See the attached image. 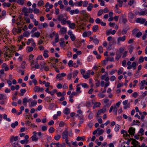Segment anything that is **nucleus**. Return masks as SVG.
Listing matches in <instances>:
<instances>
[{
  "label": "nucleus",
  "instance_id": "obj_1",
  "mask_svg": "<svg viewBox=\"0 0 147 147\" xmlns=\"http://www.w3.org/2000/svg\"><path fill=\"white\" fill-rule=\"evenodd\" d=\"M107 40L109 42V45L110 47L116 44L115 39L111 36H109L107 38Z\"/></svg>",
  "mask_w": 147,
  "mask_h": 147
},
{
  "label": "nucleus",
  "instance_id": "obj_2",
  "mask_svg": "<svg viewBox=\"0 0 147 147\" xmlns=\"http://www.w3.org/2000/svg\"><path fill=\"white\" fill-rule=\"evenodd\" d=\"M6 51L4 53V57L5 58L7 57L10 58L11 57L12 55H13V53L7 47L6 48Z\"/></svg>",
  "mask_w": 147,
  "mask_h": 147
},
{
  "label": "nucleus",
  "instance_id": "obj_3",
  "mask_svg": "<svg viewBox=\"0 0 147 147\" xmlns=\"http://www.w3.org/2000/svg\"><path fill=\"white\" fill-rule=\"evenodd\" d=\"M126 39V36H123L122 37H118L117 39V44L119 45H121L120 42L121 41L124 42Z\"/></svg>",
  "mask_w": 147,
  "mask_h": 147
},
{
  "label": "nucleus",
  "instance_id": "obj_4",
  "mask_svg": "<svg viewBox=\"0 0 147 147\" xmlns=\"http://www.w3.org/2000/svg\"><path fill=\"white\" fill-rule=\"evenodd\" d=\"M131 144L134 145L132 146L131 147H140L139 145V143L135 139H133V141L131 142Z\"/></svg>",
  "mask_w": 147,
  "mask_h": 147
},
{
  "label": "nucleus",
  "instance_id": "obj_5",
  "mask_svg": "<svg viewBox=\"0 0 147 147\" xmlns=\"http://www.w3.org/2000/svg\"><path fill=\"white\" fill-rule=\"evenodd\" d=\"M68 34L70 36V38L72 41H74L76 39V38L74 34H73L71 30H69L68 32Z\"/></svg>",
  "mask_w": 147,
  "mask_h": 147
},
{
  "label": "nucleus",
  "instance_id": "obj_6",
  "mask_svg": "<svg viewBox=\"0 0 147 147\" xmlns=\"http://www.w3.org/2000/svg\"><path fill=\"white\" fill-rule=\"evenodd\" d=\"M69 133L67 131L65 130L62 134V137L63 139L65 138H68Z\"/></svg>",
  "mask_w": 147,
  "mask_h": 147
},
{
  "label": "nucleus",
  "instance_id": "obj_7",
  "mask_svg": "<svg viewBox=\"0 0 147 147\" xmlns=\"http://www.w3.org/2000/svg\"><path fill=\"white\" fill-rule=\"evenodd\" d=\"M135 129L133 127H130L128 130V133L130 135H131V136L134 135L135 133Z\"/></svg>",
  "mask_w": 147,
  "mask_h": 147
},
{
  "label": "nucleus",
  "instance_id": "obj_8",
  "mask_svg": "<svg viewBox=\"0 0 147 147\" xmlns=\"http://www.w3.org/2000/svg\"><path fill=\"white\" fill-rule=\"evenodd\" d=\"M34 90L35 92H42L44 90V89L38 86H35L34 88Z\"/></svg>",
  "mask_w": 147,
  "mask_h": 147
},
{
  "label": "nucleus",
  "instance_id": "obj_9",
  "mask_svg": "<svg viewBox=\"0 0 147 147\" xmlns=\"http://www.w3.org/2000/svg\"><path fill=\"white\" fill-rule=\"evenodd\" d=\"M146 21V19L144 18H138L136 20L137 23H140L141 24H143Z\"/></svg>",
  "mask_w": 147,
  "mask_h": 147
},
{
  "label": "nucleus",
  "instance_id": "obj_10",
  "mask_svg": "<svg viewBox=\"0 0 147 147\" xmlns=\"http://www.w3.org/2000/svg\"><path fill=\"white\" fill-rule=\"evenodd\" d=\"M121 134H123V136L124 137L128 138L130 136L128 134L127 131L123 129L121 130Z\"/></svg>",
  "mask_w": 147,
  "mask_h": 147
},
{
  "label": "nucleus",
  "instance_id": "obj_11",
  "mask_svg": "<svg viewBox=\"0 0 147 147\" xmlns=\"http://www.w3.org/2000/svg\"><path fill=\"white\" fill-rule=\"evenodd\" d=\"M66 75V74L64 73H62L60 74H57L56 78L57 79H59L60 80H61V79L60 78L62 77H65Z\"/></svg>",
  "mask_w": 147,
  "mask_h": 147
},
{
  "label": "nucleus",
  "instance_id": "obj_12",
  "mask_svg": "<svg viewBox=\"0 0 147 147\" xmlns=\"http://www.w3.org/2000/svg\"><path fill=\"white\" fill-rule=\"evenodd\" d=\"M80 11L78 9H76L75 10L72 9L70 10V14L71 15H73L74 14H78L79 13Z\"/></svg>",
  "mask_w": 147,
  "mask_h": 147
},
{
  "label": "nucleus",
  "instance_id": "obj_13",
  "mask_svg": "<svg viewBox=\"0 0 147 147\" xmlns=\"http://www.w3.org/2000/svg\"><path fill=\"white\" fill-rule=\"evenodd\" d=\"M66 19L65 18H63L62 20L61 21V23L62 25H64L66 23L68 24H69L71 22L70 20L66 21Z\"/></svg>",
  "mask_w": 147,
  "mask_h": 147
},
{
  "label": "nucleus",
  "instance_id": "obj_14",
  "mask_svg": "<svg viewBox=\"0 0 147 147\" xmlns=\"http://www.w3.org/2000/svg\"><path fill=\"white\" fill-rule=\"evenodd\" d=\"M60 31L61 34H64L66 33L67 30L66 28L65 27H62L60 28Z\"/></svg>",
  "mask_w": 147,
  "mask_h": 147
},
{
  "label": "nucleus",
  "instance_id": "obj_15",
  "mask_svg": "<svg viewBox=\"0 0 147 147\" xmlns=\"http://www.w3.org/2000/svg\"><path fill=\"white\" fill-rule=\"evenodd\" d=\"M40 33L39 32H36L34 33V34L31 35V36L32 37H36L38 38L40 35Z\"/></svg>",
  "mask_w": 147,
  "mask_h": 147
},
{
  "label": "nucleus",
  "instance_id": "obj_16",
  "mask_svg": "<svg viewBox=\"0 0 147 147\" xmlns=\"http://www.w3.org/2000/svg\"><path fill=\"white\" fill-rule=\"evenodd\" d=\"M139 14L140 16H144L147 14V10L145 9L144 10L139 12Z\"/></svg>",
  "mask_w": 147,
  "mask_h": 147
},
{
  "label": "nucleus",
  "instance_id": "obj_17",
  "mask_svg": "<svg viewBox=\"0 0 147 147\" xmlns=\"http://www.w3.org/2000/svg\"><path fill=\"white\" fill-rule=\"evenodd\" d=\"M93 7V5L91 3L88 4V6L87 7V10L89 11H91Z\"/></svg>",
  "mask_w": 147,
  "mask_h": 147
},
{
  "label": "nucleus",
  "instance_id": "obj_18",
  "mask_svg": "<svg viewBox=\"0 0 147 147\" xmlns=\"http://www.w3.org/2000/svg\"><path fill=\"white\" fill-rule=\"evenodd\" d=\"M18 136H16L15 137L13 136H12L10 139V142H12L13 140L15 141H16L18 140Z\"/></svg>",
  "mask_w": 147,
  "mask_h": 147
},
{
  "label": "nucleus",
  "instance_id": "obj_19",
  "mask_svg": "<svg viewBox=\"0 0 147 147\" xmlns=\"http://www.w3.org/2000/svg\"><path fill=\"white\" fill-rule=\"evenodd\" d=\"M70 109L69 108H66L63 111V113L65 115L69 114L70 112Z\"/></svg>",
  "mask_w": 147,
  "mask_h": 147
},
{
  "label": "nucleus",
  "instance_id": "obj_20",
  "mask_svg": "<svg viewBox=\"0 0 147 147\" xmlns=\"http://www.w3.org/2000/svg\"><path fill=\"white\" fill-rule=\"evenodd\" d=\"M83 3L82 1H80L79 2H76L75 3V5L77 6L81 7L82 6V4Z\"/></svg>",
  "mask_w": 147,
  "mask_h": 147
},
{
  "label": "nucleus",
  "instance_id": "obj_21",
  "mask_svg": "<svg viewBox=\"0 0 147 147\" xmlns=\"http://www.w3.org/2000/svg\"><path fill=\"white\" fill-rule=\"evenodd\" d=\"M18 124V121H16L14 123H12L11 124V127L13 128H15L17 126Z\"/></svg>",
  "mask_w": 147,
  "mask_h": 147
},
{
  "label": "nucleus",
  "instance_id": "obj_22",
  "mask_svg": "<svg viewBox=\"0 0 147 147\" xmlns=\"http://www.w3.org/2000/svg\"><path fill=\"white\" fill-rule=\"evenodd\" d=\"M114 61V58L113 57H108L107 58L106 60H105L103 61L104 62H107L108 61Z\"/></svg>",
  "mask_w": 147,
  "mask_h": 147
},
{
  "label": "nucleus",
  "instance_id": "obj_23",
  "mask_svg": "<svg viewBox=\"0 0 147 147\" xmlns=\"http://www.w3.org/2000/svg\"><path fill=\"white\" fill-rule=\"evenodd\" d=\"M83 76V77L85 79H87L89 78L90 76V73H86L85 74H84Z\"/></svg>",
  "mask_w": 147,
  "mask_h": 147
},
{
  "label": "nucleus",
  "instance_id": "obj_24",
  "mask_svg": "<svg viewBox=\"0 0 147 147\" xmlns=\"http://www.w3.org/2000/svg\"><path fill=\"white\" fill-rule=\"evenodd\" d=\"M78 70H75L73 71V78H75L77 76L78 74Z\"/></svg>",
  "mask_w": 147,
  "mask_h": 147
},
{
  "label": "nucleus",
  "instance_id": "obj_25",
  "mask_svg": "<svg viewBox=\"0 0 147 147\" xmlns=\"http://www.w3.org/2000/svg\"><path fill=\"white\" fill-rule=\"evenodd\" d=\"M98 30V27L97 25H95L93 27L92 30L94 32H96Z\"/></svg>",
  "mask_w": 147,
  "mask_h": 147
},
{
  "label": "nucleus",
  "instance_id": "obj_26",
  "mask_svg": "<svg viewBox=\"0 0 147 147\" xmlns=\"http://www.w3.org/2000/svg\"><path fill=\"white\" fill-rule=\"evenodd\" d=\"M64 16L62 14H60L57 16V20L59 21H61L63 18Z\"/></svg>",
  "mask_w": 147,
  "mask_h": 147
},
{
  "label": "nucleus",
  "instance_id": "obj_27",
  "mask_svg": "<svg viewBox=\"0 0 147 147\" xmlns=\"http://www.w3.org/2000/svg\"><path fill=\"white\" fill-rule=\"evenodd\" d=\"M69 24V27L70 28L74 29L75 28L76 24L74 23H71V22L69 24Z\"/></svg>",
  "mask_w": 147,
  "mask_h": 147
},
{
  "label": "nucleus",
  "instance_id": "obj_28",
  "mask_svg": "<svg viewBox=\"0 0 147 147\" xmlns=\"http://www.w3.org/2000/svg\"><path fill=\"white\" fill-rule=\"evenodd\" d=\"M97 130L98 131V134L99 136L102 135L104 132V130L102 129H100V128H98Z\"/></svg>",
  "mask_w": 147,
  "mask_h": 147
},
{
  "label": "nucleus",
  "instance_id": "obj_29",
  "mask_svg": "<svg viewBox=\"0 0 147 147\" xmlns=\"http://www.w3.org/2000/svg\"><path fill=\"white\" fill-rule=\"evenodd\" d=\"M48 52V51L47 50H45L44 51V53L43 54V56L45 58H47L49 57V55L47 53Z\"/></svg>",
  "mask_w": 147,
  "mask_h": 147
},
{
  "label": "nucleus",
  "instance_id": "obj_30",
  "mask_svg": "<svg viewBox=\"0 0 147 147\" xmlns=\"http://www.w3.org/2000/svg\"><path fill=\"white\" fill-rule=\"evenodd\" d=\"M7 96L6 94H0V100L5 99L7 98Z\"/></svg>",
  "mask_w": 147,
  "mask_h": 147
},
{
  "label": "nucleus",
  "instance_id": "obj_31",
  "mask_svg": "<svg viewBox=\"0 0 147 147\" xmlns=\"http://www.w3.org/2000/svg\"><path fill=\"white\" fill-rule=\"evenodd\" d=\"M32 140L33 141H37L38 140V138H37L36 135H33L31 137Z\"/></svg>",
  "mask_w": 147,
  "mask_h": 147
},
{
  "label": "nucleus",
  "instance_id": "obj_32",
  "mask_svg": "<svg viewBox=\"0 0 147 147\" xmlns=\"http://www.w3.org/2000/svg\"><path fill=\"white\" fill-rule=\"evenodd\" d=\"M28 102V100L27 98L25 97L23 99V103L24 105V106H26L27 105V103Z\"/></svg>",
  "mask_w": 147,
  "mask_h": 147
},
{
  "label": "nucleus",
  "instance_id": "obj_33",
  "mask_svg": "<svg viewBox=\"0 0 147 147\" xmlns=\"http://www.w3.org/2000/svg\"><path fill=\"white\" fill-rule=\"evenodd\" d=\"M134 14L132 12H130L128 13V17L131 19H133L134 17Z\"/></svg>",
  "mask_w": 147,
  "mask_h": 147
},
{
  "label": "nucleus",
  "instance_id": "obj_34",
  "mask_svg": "<svg viewBox=\"0 0 147 147\" xmlns=\"http://www.w3.org/2000/svg\"><path fill=\"white\" fill-rule=\"evenodd\" d=\"M80 85V84H78L76 86V91L79 94L81 92V91L80 90L81 88L80 87H79V86Z\"/></svg>",
  "mask_w": 147,
  "mask_h": 147
},
{
  "label": "nucleus",
  "instance_id": "obj_35",
  "mask_svg": "<svg viewBox=\"0 0 147 147\" xmlns=\"http://www.w3.org/2000/svg\"><path fill=\"white\" fill-rule=\"evenodd\" d=\"M3 5L4 7H9L10 6L11 4L10 3H6L5 2H4L2 4Z\"/></svg>",
  "mask_w": 147,
  "mask_h": 147
},
{
  "label": "nucleus",
  "instance_id": "obj_36",
  "mask_svg": "<svg viewBox=\"0 0 147 147\" xmlns=\"http://www.w3.org/2000/svg\"><path fill=\"white\" fill-rule=\"evenodd\" d=\"M37 103V102L36 100H34L31 102V106H30V107H32L35 106Z\"/></svg>",
  "mask_w": 147,
  "mask_h": 147
},
{
  "label": "nucleus",
  "instance_id": "obj_37",
  "mask_svg": "<svg viewBox=\"0 0 147 147\" xmlns=\"http://www.w3.org/2000/svg\"><path fill=\"white\" fill-rule=\"evenodd\" d=\"M59 40V35L58 34H55V43H57L58 42Z\"/></svg>",
  "mask_w": 147,
  "mask_h": 147
},
{
  "label": "nucleus",
  "instance_id": "obj_38",
  "mask_svg": "<svg viewBox=\"0 0 147 147\" xmlns=\"http://www.w3.org/2000/svg\"><path fill=\"white\" fill-rule=\"evenodd\" d=\"M84 136H83V137L78 136L76 138V140H77L78 141H79L80 140L83 141L84 140Z\"/></svg>",
  "mask_w": 147,
  "mask_h": 147
},
{
  "label": "nucleus",
  "instance_id": "obj_39",
  "mask_svg": "<svg viewBox=\"0 0 147 147\" xmlns=\"http://www.w3.org/2000/svg\"><path fill=\"white\" fill-rule=\"evenodd\" d=\"M138 30V29L137 28H135L132 32V34L134 36V35H136L137 34Z\"/></svg>",
  "mask_w": 147,
  "mask_h": 147
},
{
  "label": "nucleus",
  "instance_id": "obj_40",
  "mask_svg": "<svg viewBox=\"0 0 147 147\" xmlns=\"http://www.w3.org/2000/svg\"><path fill=\"white\" fill-rule=\"evenodd\" d=\"M28 142V140H21L20 141V142L22 144H27Z\"/></svg>",
  "mask_w": 147,
  "mask_h": 147
},
{
  "label": "nucleus",
  "instance_id": "obj_41",
  "mask_svg": "<svg viewBox=\"0 0 147 147\" xmlns=\"http://www.w3.org/2000/svg\"><path fill=\"white\" fill-rule=\"evenodd\" d=\"M138 65V64H137L136 62H133L132 63V64L131 65L132 67L133 68V69L135 70L136 69V66Z\"/></svg>",
  "mask_w": 147,
  "mask_h": 147
},
{
  "label": "nucleus",
  "instance_id": "obj_42",
  "mask_svg": "<svg viewBox=\"0 0 147 147\" xmlns=\"http://www.w3.org/2000/svg\"><path fill=\"white\" fill-rule=\"evenodd\" d=\"M26 62L23 61L21 65V67L23 69H24L26 67Z\"/></svg>",
  "mask_w": 147,
  "mask_h": 147
},
{
  "label": "nucleus",
  "instance_id": "obj_43",
  "mask_svg": "<svg viewBox=\"0 0 147 147\" xmlns=\"http://www.w3.org/2000/svg\"><path fill=\"white\" fill-rule=\"evenodd\" d=\"M98 50L100 53H102L103 51L102 47L101 46H99L98 48Z\"/></svg>",
  "mask_w": 147,
  "mask_h": 147
},
{
  "label": "nucleus",
  "instance_id": "obj_44",
  "mask_svg": "<svg viewBox=\"0 0 147 147\" xmlns=\"http://www.w3.org/2000/svg\"><path fill=\"white\" fill-rule=\"evenodd\" d=\"M142 33L141 32H139L137 33L135 35V36L136 37L139 38L142 36Z\"/></svg>",
  "mask_w": 147,
  "mask_h": 147
},
{
  "label": "nucleus",
  "instance_id": "obj_45",
  "mask_svg": "<svg viewBox=\"0 0 147 147\" xmlns=\"http://www.w3.org/2000/svg\"><path fill=\"white\" fill-rule=\"evenodd\" d=\"M144 130L143 128H141L140 129L139 133L141 135H143L144 134Z\"/></svg>",
  "mask_w": 147,
  "mask_h": 147
},
{
  "label": "nucleus",
  "instance_id": "obj_46",
  "mask_svg": "<svg viewBox=\"0 0 147 147\" xmlns=\"http://www.w3.org/2000/svg\"><path fill=\"white\" fill-rule=\"evenodd\" d=\"M25 0H18L17 1V2L18 4L21 5H22L24 3V1Z\"/></svg>",
  "mask_w": 147,
  "mask_h": 147
},
{
  "label": "nucleus",
  "instance_id": "obj_47",
  "mask_svg": "<svg viewBox=\"0 0 147 147\" xmlns=\"http://www.w3.org/2000/svg\"><path fill=\"white\" fill-rule=\"evenodd\" d=\"M55 130L54 128L53 127H51L49 130V132L51 133H53Z\"/></svg>",
  "mask_w": 147,
  "mask_h": 147
},
{
  "label": "nucleus",
  "instance_id": "obj_48",
  "mask_svg": "<svg viewBox=\"0 0 147 147\" xmlns=\"http://www.w3.org/2000/svg\"><path fill=\"white\" fill-rule=\"evenodd\" d=\"M61 138V136L58 134L57 135L54 137V139L56 140H58Z\"/></svg>",
  "mask_w": 147,
  "mask_h": 147
},
{
  "label": "nucleus",
  "instance_id": "obj_49",
  "mask_svg": "<svg viewBox=\"0 0 147 147\" xmlns=\"http://www.w3.org/2000/svg\"><path fill=\"white\" fill-rule=\"evenodd\" d=\"M44 4V2L42 0L38 2L37 5L39 6H41Z\"/></svg>",
  "mask_w": 147,
  "mask_h": 147
},
{
  "label": "nucleus",
  "instance_id": "obj_50",
  "mask_svg": "<svg viewBox=\"0 0 147 147\" xmlns=\"http://www.w3.org/2000/svg\"><path fill=\"white\" fill-rule=\"evenodd\" d=\"M30 33L28 31L25 32L24 33V36L25 37H28L30 35Z\"/></svg>",
  "mask_w": 147,
  "mask_h": 147
},
{
  "label": "nucleus",
  "instance_id": "obj_51",
  "mask_svg": "<svg viewBox=\"0 0 147 147\" xmlns=\"http://www.w3.org/2000/svg\"><path fill=\"white\" fill-rule=\"evenodd\" d=\"M45 100L46 101L48 102H51V100L52 99H51V98L50 97L47 96L45 98Z\"/></svg>",
  "mask_w": 147,
  "mask_h": 147
},
{
  "label": "nucleus",
  "instance_id": "obj_52",
  "mask_svg": "<svg viewBox=\"0 0 147 147\" xmlns=\"http://www.w3.org/2000/svg\"><path fill=\"white\" fill-rule=\"evenodd\" d=\"M26 91L25 89H22L20 90V92L21 93V95L23 96L24 95V94L25 93Z\"/></svg>",
  "mask_w": 147,
  "mask_h": 147
},
{
  "label": "nucleus",
  "instance_id": "obj_53",
  "mask_svg": "<svg viewBox=\"0 0 147 147\" xmlns=\"http://www.w3.org/2000/svg\"><path fill=\"white\" fill-rule=\"evenodd\" d=\"M88 4V2L86 1H85L83 2V6L84 7H86L87 6Z\"/></svg>",
  "mask_w": 147,
  "mask_h": 147
},
{
  "label": "nucleus",
  "instance_id": "obj_54",
  "mask_svg": "<svg viewBox=\"0 0 147 147\" xmlns=\"http://www.w3.org/2000/svg\"><path fill=\"white\" fill-rule=\"evenodd\" d=\"M105 112V111H104L103 109L100 110L98 111L97 113V115H99L102 113H104Z\"/></svg>",
  "mask_w": 147,
  "mask_h": 147
},
{
  "label": "nucleus",
  "instance_id": "obj_55",
  "mask_svg": "<svg viewBox=\"0 0 147 147\" xmlns=\"http://www.w3.org/2000/svg\"><path fill=\"white\" fill-rule=\"evenodd\" d=\"M120 127V126L118 125L116 126L115 128V131L116 132L118 131Z\"/></svg>",
  "mask_w": 147,
  "mask_h": 147
},
{
  "label": "nucleus",
  "instance_id": "obj_56",
  "mask_svg": "<svg viewBox=\"0 0 147 147\" xmlns=\"http://www.w3.org/2000/svg\"><path fill=\"white\" fill-rule=\"evenodd\" d=\"M130 107V104L129 103H128V104L125 105L124 107V109H127V108H129Z\"/></svg>",
  "mask_w": 147,
  "mask_h": 147
},
{
  "label": "nucleus",
  "instance_id": "obj_57",
  "mask_svg": "<svg viewBox=\"0 0 147 147\" xmlns=\"http://www.w3.org/2000/svg\"><path fill=\"white\" fill-rule=\"evenodd\" d=\"M93 42L95 44L98 45L99 42V40L97 38H95L94 39Z\"/></svg>",
  "mask_w": 147,
  "mask_h": 147
},
{
  "label": "nucleus",
  "instance_id": "obj_58",
  "mask_svg": "<svg viewBox=\"0 0 147 147\" xmlns=\"http://www.w3.org/2000/svg\"><path fill=\"white\" fill-rule=\"evenodd\" d=\"M144 61V58L143 57H141L139 59V61L140 63L143 62Z\"/></svg>",
  "mask_w": 147,
  "mask_h": 147
},
{
  "label": "nucleus",
  "instance_id": "obj_59",
  "mask_svg": "<svg viewBox=\"0 0 147 147\" xmlns=\"http://www.w3.org/2000/svg\"><path fill=\"white\" fill-rule=\"evenodd\" d=\"M103 13V10L102 9H100L98 11V16H101Z\"/></svg>",
  "mask_w": 147,
  "mask_h": 147
},
{
  "label": "nucleus",
  "instance_id": "obj_60",
  "mask_svg": "<svg viewBox=\"0 0 147 147\" xmlns=\"http://www.w3.org/2000/svg\"><path fill=\"white\" fill-rule=\"evenodd\" d=\"M69 4L71 7H74V4L73 3V2L72 0H70L69 2Z\"/></svg>",
  "mask_w": 147,
  "mask_h": 147
},
{
  "label": "nucleus",
  "instance_id": "obj_61",
  "mask_svg": "<svg viewBox=\"0 0 147 147\" xmlns=\"http://www.w3.org/2000/svg\"><path fill=\"white\" fill-rule=\"evenodd\" d=\"M107 142H103L102 143L100 147H107Z\"/></svg>",
  "mask_w": 147,
  "mask_h": 147
},
{
  "label": "nucleus",
  "instance_id": "obj_62",
  "mask_svg": "<svg viewBox=\"0 0 147 147\" xmlns=\"http://www.w3.org/2000/svg\"><path fill=\"white\" fill-rule=\"evenodd\" d=\"M93 125V123L92 122V121H90L89 123L88 126L90 128H91Z\"/></svg>",
  "mask_w": 147,
  "mask_h": 147
},
{
  "label": "nucleus",
  "instance_id": "obj_63",
  "mask_svg": "<svg viewBox=\"0 0 147 147\" xmlns=\"http://www.w3.org/2000/svg\"><path fill=\"white\" fill-rule=\"evenodd\" d=\"M34 13L37 14L39 13L40 10L38 9L35 8L34 10Z\"/></svg>",
  "mask_w": 147,
  "mask_h": 147
},
{
  "label": "nucleus",
  "instance_id": "obj_64",
  "mask_svg": "<svg viewBox=\"0 0 147 147\" xmlns=\"http://www.w3.org/2000/svg\"><path fill=\"white\" fill-rule=\"evenodd\" d=\"M116 79V78L115 77V76H111V78H110V81H114Z\"/></svg>",
  "mask_w": 147,
  "mask_h": 147
}]
</instances>
